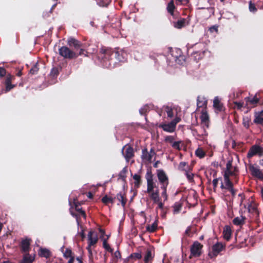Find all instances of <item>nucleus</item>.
Here are the masks:
<instances>
[{
  "label": "nucleus",
  "instance_id": "f257e3e1",
  "mask_svg": "<svg viewBox=\"0 0 263 263\" xmlns=\"http://www.w3.org/2000/svg\"><path fill=\"white\" fill-rule=\"evenodd\" d=\"M153 174L151 170L148 169L145 174V178L147 181V193L149 194L151 199L154 203L159 202L161 198L159 196V191L158 190L154 191L155 188V183L153 181Z\"/></svg>",
  "mask_w": 263,
  "mask_h": 263
},
{
  "label": "nucleus",
  "instance_id": "f03ea898",
  "mask_svg": "<svg viewBox=\"0 0 263 263\" xmlns=\"http://www.w3.org/2000/svg\"><path fill=\"white\" fill-rule=\"evenodd\" d=\"M59 54L64 58L71 60L77 58L79 55H84L86 56L87 52L84 49H81L79 52L78 53L71 50L67 46H62L59 48Z\"/></svg>",
  "mask_w": 263,
  "mask_h": 263
},
{
  "label": "nucleus",
  "instance_id": "7ed1b4c3",
  "mask_svg": "<svg viewBox=\"0 0 263 263\" xmlns=\"http://www.w3.org/2000/svg\"><path fill=\"white\" fill-rule=\"evenodd\" d=\"M113 53L114 51L110 48L102 47L100 49L99 57L101 59L102 62L104 63L105 66L110 67L111 66V56Z\"/></svg>",
  "mask_w": 263,
  "mask_h": 263
},
{
  "label": "nucleus",
  "instance_id": "20e7f679",
  "mask_svg": "<svg viewBox=\"0 0 263 263\" xmlns=\"http://www.w3.org/2000/svg\"><path fill=\"white\" fill-rule=\"evenodd\" d=\"M193 48L195 49L197 48H202V50H193L191 53V58L194 59L195 62H198L204 57L206 50V47L204 44L200 43L196 44Z\"/></svg>",
  "mask_w": 263,
  "mask_h": 263
},
{
  "label": "nucleus",
  "instance_id": "39448f33",
  "mask_svg": "<svg viewBox=\"0 0 263 263\" xmlns=\"http://www.w3.org/2000/svg\"><path fill=\"white\" fill-rule=\"evenodd\" d=\"M255 156H258L259 157L263 156V147L258 144H254L250 147L247 157L250 159Z\"/></svg>",
  "mask_w": 263,
  "mask_h": 263
},
{
  "label": "nucleus",
  "instance_id": "423d86ee",
  "mask_svg": "<svg viewBox=\"0 0 263 263\" xmlns=\"http://www.w3.org/2000/svg\"><path fill=\"white\" fill-rule=\"evenodd\" d=\"M203 245L197 241L193 242L192 245L191 246L190 251L191 254L189 258H192V257H198L201 256L202 254V249Z\"/></svg>",
  "mask_w": 263,
  "mask_h": 263
},
{
  "label": "nucleus",
  "instance_id": "0eeeda50",
  "mask_svg": "<svg viewBox=\"0 0 263 263\" xmlns=\"http://www.w3.org/2000/svg\"><path fill=\"white\" fill-rule=\"evenodd\" d=\"M122 153L127 162H129L135 156L133 148L128 144H126L123 147Z\"/></svg>",
  "mask_w": 263,
  "mask_h": 263
},
{
  "label": "nucleus",
  "instance_id": "6e6552de",
  "mask_svg": "<svg viewBox=\"0 0 263 263\" xmlns=\"http://www.w3.org/2000/svg\"><path fill=\"white\" fill-rule=\"evenodd\" d=\"M156 155V153L154 147H152L149 152L147 151L146 148H144L142 150L141 158L143 161L151 162L153 157Z\"/></svg>",
  "mask_w": 263,
  "mask_h": 263
},
{
  "label": "nucleus",
  "instance_id": "1a4fd4ad",
  "mask_svg": "<svg viewBox=\"0 0 263 263\" xmlns=\"http://www.w3.org/2000/svg\"><path fill=\"white\" fill-rule=\"evenodd\" d=\"M157 177L161 186H167L168 185V178L163 170H157Z\"/></svg>",
  "mask_w": 263,
  "mask_h": 263
},
{
  "label": "nucleus",
  "instance_id": "9d476101",
  "mask_svg": "<svg viewBox=\"0 0 263 263\" xmlns=\"http://www.w3.org/2000/svg\"><path fill=\"white\" fill-rule=\"evenodd\" d=\"M5 76L6 77L3 79V83L5 85L6 90L9 91L15 87L14 85L11 84L12 80L15 79V77L10 73H6Z\"/></svg>",
  "mask_w": 263,
  "mask_h": 263
},
{
  "label": "nucleus",
  "instance_id": "9b49d317",
  "mask_svg": "<svg viewBox=\"0 0 263 263\" xmlns=\"http://www.w3.org/2000/svg\"><path fill=\"white\" fill-rule=\"evenodd\" d=\"M249 170L253 176L261 180H263V173L258 167H255L254 165L250 164L249 165Z\"/></svg>",
  "mask_w": 263,
  "mask_h": 263
},
{
  "label": "nucleus",
  "instance_id": "f8f14e48",
  "mask_svg": "<svg viewBox=\"0 0 263 263\" xmlns=\"http://www.w3.org/2000/svg\"><path fill=\"white\" fill-rule=\"evenodd\" d=\"M74 205H75V210H76V211L80 213V214H76V213H73V212H71V215L73 217H74L76 218L77 221L78 223L79 224L80 223V215H81L84 218H86V215L85 212L84 211H83L82 209V208H80L79 207L80 206V204L78 202V203H74Z\"/></svg>",
  "mask_w": 263,
  "mask_h": 263
},
{
  "label": "nucleus",
  "instance_id": "ddd939ff",
  "mask_svg": "<svg viewBox=\"0 0 263 263\" xmlns=\"http://www.w3.org/2000/svg\"><path fill=\"white\" fill-rule=\"evenodd\" d=\"M31 240L28 238L23 239L21 240L20 247L21 251L23 253L29 252L30 250V245Z\"/></svg>",
  "mask_w": 263,
  "mask_h": 263
},
{
  "label": "nucleus",
  "instance_id": "4468645a",
  "mask_svg": "<svg viewBox=\"0 0 263 263\" xmlns=\"http://www.w3.org/2000/svg\"><path fill=\"white\" fill-rule=\"evenodd\" d=\"M200 119L201 121V125L202 127H206L208 128L209 127L210 124V119L209 116L206 109L202 110Z\"/></svg>",
  "mask_w": 263,
  "mask_h": 263
},
{
  "label": "nucleus",
  "instance_id": "2eb2a0df",
  "mask_svg": "<svg viewBox=\"0 0 263 263\" xmlns=\"http://www.w3.org/2000/svg\"><path fill=\"white\" fill-rule=\"evenodd\" d=\"M115 58L120 62H124L127 59V54L122 49H118L115 52Z\"/></svg>",
  "mask_w": 263,
  "mask_h": 263
},
{
  "label": "nucleus",
  "instance_id": "dca6fc26",
  "mask_svg": "<svg viewBox=\"0 0 263 263\" xmlns=\"http://www.w3.org/2000/svg\"><path fill=\"white\" fill-rule=\"evenodd\" d=\"M160 128H162L164 132L173 133L175 131L176 127L171 121L168 123H161L158 125Z\"/></svg>",
  "mask_w": 263,
  "mask_h": 263
},
{
  "label": "nucleus",
  "instance_id": "f3484780",
  "mask_svg": "<svg viewBox=\"0 0 263 263\" xmlns=\"http://www.w3.org/2000/svg\"><path fill=\"white\" fill-rule=\"evenodd\" d=\"M67 44L70 47H73L75 50L79 49L80 50L81 49H83L82 48L83 46L82 44L80 41L74 38H69L67 41Z\"/></svg>",
  "mask_w": 263,
  "mask_h": 263
},
{
  "label": "nucleus",
  "instance_id": "a211bd4d",
  "mask_svg": "<svg viewBox=\"0 0 263 263\" xmlns=\"http://www.w3.org/2000/svg\"><path fill=\"white\" fill-rule=\"evenodd\" d=\"M98 240V238L97 235L92 231H89L88 234V241L89 246L95 245L97 243Z\"/></svg>",
  "mask_w": 263,
  "mask_h": 263
},
{
  "label": "nucleus",
  "instance_id": "6ab92c4d",
  "mask_svg": "<svg viewBox=\"0 0 263 263\" xmlns=\"http://www.w3.org/2000/svg\"><path fill=\"white\" fill-rule=\"evenodd\" d=\"M232 234V231L231 226L228 225L225 226L222 232L223 238L226 240L229 241L231 238Z\"/></svg>",
  "mask_w": 263,
  "mask_h": 263
},
{
  "label": "nucleus",
  "instance_id": "aec40b11",
  "mask_svg": "<svg viewBox=\"0 0 263 263\" xmlns=\"http://www.w3.org/2000/svg\"><path fill=\"white\" fill-rule=\"evenodd\" d=\"M213 107L218 112L223 111L225 109L223 104L220 102L218 97H215L214 99Z\"/></svg>",
  "mask_w": 263,
  "mask_h": 263
},
{
  "label": "nucleus",
  "instance_id": "412c9836",
  "mask_svg": "<svg viewBox=\"0 0 263 263\" xmlns=\"http://www.w3.org/2000/svg\"><path fill=\"white\" fill-rule=\"evenodd\" d=\"M208 101L204 97H198L197 100V105L198 108H203V109L206 110Z\"/></svg>",
  "mask_w": 263,
  "mask_h": 263
},
{
  "label": "nucleus",
  "instance_id": "4be33fe9",
  "mask_svg": "<svg viewBox=\"0 0 263 263\" xmlns=\"http://www.w3.org/2000/svg\"><path fill=\"white\" fill-rule=\"evenodd\" d=\"M24 254L23 259L20 263H32L34 261L35 259V254H33L32 256L30 254L29 252Z\"/></svg>",
  "mask_w": 263,
  "mask_h": 263
},
{
  "label": "nucleus",
  "instance_id": "5701e85b",
  "mask_svg": "<svg viewBox=\"0 0 263 263\" xmlns=\"http://www.w3.org/2000/svg\"><path fill=\"white\" fill-rule=\"evenodd\" d=\"M224 246L220 242H217L212 247V251L214 255L217 256L224 249Z\"/></svg>",
  "mask_w": 263,
  "mask_h": 263
},
{
  "label": "nucleus",
  "instance_id": "b1692460",
  "mask_svg": "<svg viewBox=\"0 0 263 263\" xmlns=\"http://www.w3.org/2000/svg\"><path fill=\"white\" fill-rule=\"evenodd\" d=\"M38 253L40 257L46 258H48L51 256V252L46 248H40Z\"/></svg>",
  "mask_w": 263,
  "mask_h": 263
},
{
  "label": "nucleus",
  "instance_id": "393cba45",
  "mask_svg": "<svg viewBox=\"0 0 263 263\" xmlns=\"http://www.w3.org/2000/svg\"><path fill=\"white\" fill-rule=\"evenodd\" d=\"M246 101V105H252L253 106H255L259 102L258 98H257L256 96H254L253 98L247 97L245 98Z\"/></svg>",
  "mask_w": 263,
  "mask_h": 263
},
{
  "label": "nucleus",
  "instance_id": "a878e982",
  "mask_svg": "<svg viewBox=\"0 0 263 263\" xmlns=\"http://www.w3.org/2000/svg\"><path fill=\"white\" fill-rule=\"evenodd\" d=\"M133 178L134 180V187L135 188H139L142 183L141 176L138 174H135L133 175Z\"/></svg>",
  "mask_w": 263,
  "mask_h": 263
},
{
  "label": "nucleus",
  "instance_id": "bb28decb",
  "mask_svg": "<svg viewBox=\"0 0 263 263\" xmlns=\"http://www.w3.org/2000/svg\"><path fill=\"white\" fill-rule=\"evenodd\" d=\"M176 9V7L174 5L173 0H171L168 4L166 7V10L167 12L170 14L171 15L174 16V11Z\"/></svg>",
  "mask_w": 263,
  "mask_h": 263
},
{
  "label": "nucleus",
  "instance_id": "cd10ccee",
  "mask_svg": "<svg viewBox=\"0 0 263 263\" xmlns=\"http://www.w3.org/2000/svg\"><path fill=\"white\" fill-rule=\"evenodd\" d=\"M116 198L121 202V205L123 207H125L127 202V199L124 194H122L121 192L117 194Z\"/></svg>",
  "mask_w": 263,
  "mask_h": 263
},
{
  "label": "nucleus",
  "instance_id": "c85d7f7f",
  "mask_svg": "<svg viewBox=\"0 0 263 263\" xmlns=\"http://www.w3.org/2000/svg\"><path fill=\"white\" fill-rule=\"evenodd\" d=\"M158 222V220H156L151 225H147L146 227L147 231L150 233H154L156 232L157 230Z\"/></svg>",
  "mask_w": 263,
  "mask_h": 263
},
{
  "label": "nucleus",
  "instance_id": "c756f323",
  "mask_svg": "<svg viewBox=\"0 0 263 263\" xmlns=\"http://www.w3.org/2000/svg\"><path fill=\"white\" fill-rule=\"evenodd\" d=\"M245 220L246 218L243 216H241L240 217H237L234 218L233 223L236 226H242L245 224Z\"/></svg>",
  "mask_w": 263,
  "mask_h": 263
},
{
  "label": "nucleus",
  "instance_id": "7c9ffc66",
  "mask_svg": "<svg viewBox=\"0 0 263 263\" xmlns=\"http://www.w3.org/2000/svg\"><path fill=\"white\" fill-rule=\"evenodd\" d=\"M194 132L196 133L197 138L200 140H203L208 136V134L205 128L202 127V131L201 134L198 133L196 130H194Z\"/></svg>",
  "mask_w": 263,
  "mask_h": 263
},
{
  "label": "nucleus",
  "instance_id": "2f4dec72",
  "mask_svg": "<svg viewBox=\"0 0 263 263\" xmlns=\"http://www.w3.org/2000/svg\"><path fill=\"white\" fill-rule=\"evenodd\" d=\"M40 69L38 62H36L29 70V73L31 74H36Z\"/></svg>",
  "mask_w": 263,
  "mask_h": 263
},
{
  "label": "nucleus",
  "instance_id": "473e14b6",
  "mask_svg": "<svg viewBox=\"0 0 263 263\" xmlns=\"http://www.w3.org/2000/svg\"><path fill=\"white\" fill-rule=\"evenodd\" d=\"M61 250L65 258H68L73 256L72 252L70 248H66L65 251H64V248H62Z\"/></svg>",
  "mask_w": 263,
  "mask_h": 263
},
{
  "label": "nucleus",
  "instance_id": "72a5a7b5",
  "mask_svg": "<svg viewBox=\"0 0 263 263\" xmlns=\"http://www.w3.org/2000/svg\"><path fill=\"white\" fill-rule=\"evenodd\" d=\"M185 22V19L181 18V20H179L175 23L174 27L178 29H181L184 26Z\"/></svg>",
  "mask_w": 263,
  "mask_h": 263
},
{
  "label": "nucleus",
  "instance_id": "f704fd0d",
  "mask_svg": "<svg viewBox=\"0 0 263 263\" xmlns=\"http://www.w3.org/2000/svg\"><path fill=\"white\" fill-rule=\"evenodd\" d=\"M116 197L113 198L112 197H108L107 195H105L102 198V202L105 204H107L109 203H111L112 204L114 202V199Z\"/></svg>",
  "mask_w": 263,
  "mask_h": 263
},
{
  "label": "nucleus",
  "instance_id": "c9c22d12",
  "mask_svg": "<svg viewBox=\"0 0 263 263\" xmlns=\"http://www.w3.org/2000/svg\"><path fill=\"white\" fill-rule=\"evenodd\" d=\"M195 155L198 158L202 159L205 156V152L201 148H198L195 151Z\"/></svg>",
  "mask_w": 263,
  "mask_h": 263
},
{
  "label": "nucleus",
  "instance_id": "e433bc0d",
  "mask_svg": "<svg viewBox=\"0 0 263 263\" xmlns=\"http://www.w3.org/2000/svg\"><path fill=\"white\" fill-rule=\"evenodd\" d=\"M111 3V0H99L98 5L102 7H107Z\"/></svg>",
  "mask_w": 263,
  "mask_h": 263
},
{
  "label": "nucleus",
  "instance_id": "4c0bfd02",
  "mask_svg": "<svg viewBox=\"0 0 263 263\" xmlns=\"http://www.w3.org/2000/svg\"><path fill=\"white\" fill-rule=\"evenodd\" d=\"M164 108L165 111L167 114V117L170 118H173L174 116V112H173V109L172 108V107H171L168 106H164Z\"/></svg>",
  "mask_w": 263,
  "mask_h": 263
},
{
  "label": "nucleus",
  "instance_id": "58836bf2",
  "mask_svg": "<svg viewBox=\"0 0 263 263\" xmlns=\"http://www.w3.org/2000/svg\"><path fill=\"white\" fill-rule=\"evenodd\" d=\"M127 172L126 167H124L119 174V179H122L124 181L126 178V174Z\"/></svg>",
  "mask_w": 263,
  "mask_h": 263
},
{
  "label": "nucleus",
  "instance_id": "ea45409f",
  "mask_svg": "<svg viewBox=\"0 0 263 263\" xmlns=\"http://www.w3.org/2000/svg\"><path fill=\"white\" fill-rule=\"evenodd\" d=\"M91 246H89V243H88V245L86 248L88 252L89 261L90 263H93V262L92 252L91 249Z\"/></svg>",
  "mask_w": 263,
  "mask_h": 263
},
{
  "label": "nucleus",
  "instance_id": "a19ab883",
  "mask_svg": "<svg viewBox=\"0 0 263 263\" xmlns=\"http://www.w3.org/2000/svg\"><path fill=\"white\" fill-rule=\"evenodd\" d=\"M103 247L106 251L112 253L113 249L111 248L109 245L107 243V240L106 239H104L103 241Z\"/></svg>",
  "mask_w": 263,
  "mask_h": 263
},
{
  "label": "nucleus",
  "instance_id": "79ce46f5",
  "mask_svg": "<svg viewBox=\"0 0 263 263\" xmlns=\"http://www.w3.org/2000/svg\"><path fill=\"white\" fill-rule=\"evenodd\" d=\"M59 74V69L57 67L52 68L50 74L53 78H57Z\"/></svg>",
  "mask_w": 263,
  "mask_h": 263
},
{
  "label": "nucleus",
  "instance_id": "37998d69",
  "mask_svg": "<svg viewBox=\"0 0 263 263\" xmlns=\"http://www.w3.org/2000/svg\"><path fill=\"white\" fill-rule=\"evenodd\" d=\"M182 143V141H175L172 144V146L174 149H176L178 151H180L181 149V147L180 146V144Z\"/></svg>",
  "mask_w": 263,
  "mask_h": 263
},
{
  "label": "nucleus",
  "instance_id": "c03bdc74",
  "mask_svg": "<svg viewBox=\"0 0 263 263\" xmlns=\"http://www.w3.org/2000/svg\"><path fill=\"white\" fill-rule=\"evenodd\" d=\"M152 258V252L150 250H147L146 254L144 256V261L145 263H147L150 258Z\"/></svg>",
  "mask_w": 263,
  "mask_h": 263
},
{
  "label": "nucleus",
  "instance_id": "a18cd8bd",
  "mask_svg": "<svg viewBox=\"0 0 263 263\" xmlns=\"http://www.w3.org/2000/svg\"><path fill=\"white\" fill-rule=\"evenodd\" d=\"M187 166V168L189 167V166L187 165V163L185 162H180L179 166H178V169L181 171H185V170H187L185 168V167Z\"/></svg>",
  "mask_w": 263,
  "mask_h": 263
},
{
  "label": "nucleus",
  "instance_id": "49530a36",
  "mask_svg": "<svg viewBox=\"0 0 263 263\" xmlns=\"http://www.w3.org/2000/svg\"><path fill=\"white\" fill-rule=\"evenodd\" d=\"M185 175L186 178L189 180L190 182H192L194 181V175L193 173H190L188 172L187 170H185Z\"/></svg>",
  "mask_w": 263,
  "mask_h": 263
},
{
  "label": "nucleus",
  "instance_id": "de8ad7c7",
  "mask_svg": "<svg viewBox=\"0 0 263 263\" xmlns=\"http://www.w3.org/2000/svg\"><path fill=\"white\" fill-rule=\"evenodd\" d=\"M130 257L132 258H134L135 259H139L142 257V255L141 253L140 252H136L130 254Z\"/></svg>",
  "mask_w": 263,
  "mask_h": 263
},
{
  "label": "nucleus",
  "instance_id": "09e8293b",
  "mask_svg": "<svg viewBox=\"0 0 263 263\" xmlns=\"http://www.w3.org/2000/svg\"><path fill=\"white\" fill-rule=\"evenodd\" d=\"M255 124H260L263 126V118L260 116H256L254 120Z\"/></svg>",
  "mask_w": 263,
  "mask_h": 263
},
{
  "label": "nucleus",
  "instance_id": "8fccbe9b",
  "mask_svg": "<svg viewBox=\"0 0 263 263\" xmlns=\"http://www.w3.org/2000/svg\"><path fill=\"white\" fill-rule=\"evenodd\" d=\"M175 140V137L173 136H167L165 137L164 141L165 142H168L172 144Z\"/></svg>",
  "mask_w": 263,
  "mask_h": 263
},
{
  "label": "nucleus",
  "instance_id": "3c124183",
  "mask_svg": "<svg viewBox=\"0 0 263 263\" xmlns=\"http://www.w3.org/2000/svg\"><path fill=\"white\" fill-rule=\"evenodd\" d=\"M167 186H161V188L163 190V192H162V196L164 198V201L167 199V195L166 193Z\"/></svg>",
  "mask_w": 263,
  "mask_h": 263
},
{
  "label": "nucleus",
  "instance_id": "603ef678",
  "mask_svg": "<svg viewBox=\"0 0 263 263\" xmlns=\"http://www.w3.org/2000/svg\"><path fill=\"white\" fill-rule=\"evenodd\" d=\"M148 109L149 106L147 105H145L139 110V112L141 115H144Z\"/></svg>",
  "mask_w": 263,
  "mask_h": 263
},
{
  "label": "nucleus",
  "instance_id": "864d4df0",
  "mask_svg": "<svg viewBox=\"0 0 263 263\" xmlns=\"http://www.w3.org/2000/svg\"><path fill=\"white\" fill-rule=\"evenodd\" d=\"M250 120L249 119V118H243V126L246 128H249V126H250Z\"/></svg>",
  "mask_w": 263,
  "mask_h": 263
},
{
  "label": "nucleus",
  "instance_id": "5fc2aeb1",
  "mask_svg": "<svg viewBox=\"0 0 263 263\" xmlns=\"http://www.w3.org/2000/svg\"><path fill=\"white\" fill-rule=\"evenodd\" d=\"M249 10L252 12H255L257 11L254 4L252 3V2H250L249 3Z\"/></svg>",
  "mask_w": 263,
  "mask_h": 263
},
{
  "label": "nucleus",
  "instance_id": "6e6d98bb",
  "mask_svg": "<svg viewBox=\"0 0 263 263\" xmlns=\"http://www.w3.org/2000/svg\"><path fill=\"white\" fill-rule=\"evenodd\" d=\"M6 74V70L3 67H0V78H3Z\"/></svg>",
  "mask_w": 263,
  "mask_h": 263
},
{
  "label": "nucleus",
  "instance_id": "4d7b16f0",
  "mask_svg": "<svg viewBox=\"0 0 263 263\" xmlns=\"http://www.w3.org/2000/svg\"><path fill=\"white\" fill-rule=\"evenodd\" d=\"M114 257L117 259L121 258V254L119 250L116 251L113 254Z\"/></svg>",
  "mask_w": 263,
  "mask_h": 263
},
{
  "label": "nucleus",
  "instance_id": "13d9d810",
  "mask_svg": "<svg viewBox=\"0 0 263 263\" xmlns=\"http://www.w3.org/2000/svg\"><path fill=\"white\" fill-rule=\"evenodd\" d=\"M181 121V118L179 117H176L171 122L174 123V125L176 127V125Z\"/></svg>",
  "mask_w": 263,
  "mask_h": 263
},
{
  "label": "nucleus",
  "instance_id": "bf43d9fd",
  "mask_svg": "<svg viewBox=\"0 0 263 263\" xmlns=\"http://www.w3.org/2000/svg\"><path fill=\"white\" fill-rule=\"evenodd\" d=\"M234 103L235 105V107H236L237 109H240L241 107L243 106V102H235Z\"/></svg>",
  "mask_w": 263,
  "mask_h": 263
},
{
  "label": "nucleus",
  "instance_id": "052dcab7",
  "mask_svg": "<svg viewBox=\"0 0 263 263\" xmlns=\"http://www.w3.org/2000/svg\"><path fill=\"white\" fill-rule=\"evenodd\" d=\"M174 208L175 211H179L181 208V204L178 202H176L174 204Z\"/></svg>",
  "mask_w": 263,
  "mask_h": 263
},
{
  "label": "nucleus",
  "instance_id": "680f3d73",
  "mask_svg": "<svg viewBox=\"0 0 263 263\" xmlns=\"http://www.w3.org/2000/svg\"><path fill=\"white\" fill-rule=\"evenodd\" d=\"M232 161H229L226 165V170H232Z\"/></svg>",
  "mask_w": 263,
  "mask_h": 263
},
{
  "label": "nucleus",
  "instance_id": "e2e57ef3",
  "mask_svg": "<svg viewBox=\"0 0 263 263\" xmlns=\"http://www.w3.org/2000/svg\"><path fill=\"white\" fill-rule=\"evenodd\" d=\"M209 31L211 32H213L214 31L216 32H218V26L216 25L212 26V27H210Z\"/></svg>",
  "mask_w": 263,
  "mask_h": 263
},
{
  "label": "nucleus",
  "instance_id": "0e129e2a",
  "mask_svg": "<svg viewBox=\"0 0 263 263\" xmlns=\"http://www.w3.org/2000/svg\"><path fill=\"white\" fill-rule=\"evenodd\" d=\"M218 183V178H215L213 180V188H214V191H215V190H216V189Z\"/></svg>",
  "mask_w": 263,
  "mask_h": 263
},
{
  "label": "nucleus",
  "instance_id": "69168bd1",
  "mask_svg": "<svg viewBox=\"0 0 263 263\" xmlns=\"http://www.w3.org/2000/svg\"><path fill=\"white\" fill-rule=\"evenodd\" d=\"M232 187H233V184L232 181L226 183V189H227V190L229 189H231V188Z\"/></svg>",
  "mask_w": 263,
  "mask_h": 263
},
{
  "label": "nucleus",
  "instance_id": "338daca9",
  "mask_svg": "<svg viewBox=\"0 0 263 263\" xmlns=\"http://www.w3.org/2000/svg\"><path fill=\"white\" fill-rule=\"evenodd\" d=\"M232 173L233 174V176L234 175H238V168L236 166H234L233 168V170H232Z\"/></svg>",
  "mask_w": 263,
  "mask_h": 263
},
{
  "label": "nucleus",
  "instance_id": "774afa93",
  "mask_svg": "<svg viewBox=\"0 0 263 263\" xmlns=\"http://www.w3.org/2000/svg\"><path fill=\"white\" fill-rule=\"evenodd\" d=\"M224 180L225 181V183L231 182L230 177H228L227 174H224Z\"/></svg>",
  "mask_w": 263,
  "mask_h": 263
}]
</instances>
